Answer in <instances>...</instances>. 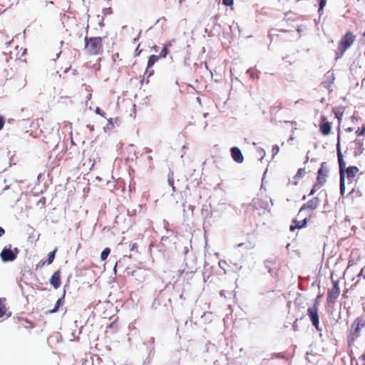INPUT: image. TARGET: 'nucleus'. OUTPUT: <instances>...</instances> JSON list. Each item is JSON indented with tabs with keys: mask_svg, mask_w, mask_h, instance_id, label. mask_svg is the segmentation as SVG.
I'll use <instances>...</instances> for the list:
<instances>
[{
	"mask_svg": "<svg viewBox=\"0 0 365 365\" xmlns=\"http://www.w3.org/2000/svg\"><path fill=\"white\" fill-rule=\"evenodd\" d=\"M336 151L339 167L340 193L341 195H344L345 191V176L349 184L356 182V177L359 172V169L356 166H349L346 168V163L344 160L339 142L336 145Z\"/></svg>",
	"mask_w": 365,
	"mask_h": 365,
	"instance_id": "obj_1",
	"label": "nucleus"
},
{
	"mask_svg": "<svg viewBox=\"0 0 365 365\" xmlns=\"http://www.w3.org/2000/svg\"><path fill=\"white\" fill-rule=\"evenodd\" d=\"M365 335V317L359 316L356 317L348 329L347 343L352 346Z\"/></svg>",
	"mask_w": 365,
	"mask_h": 365,
	"instance_id": "obj_2",
	"label": "nucleus"
},
{
	"mask_svg": "<svg viewBox=\"0 0 365 365\" xmlns=\"http://www.w3.org/2000/svg\"><path fill=\"white\" fill-rule=\"evenodd\" d=\"M85 41V51L86 53L90 56H97L101 54L103 51V38L97 37H88L86 36Z\"/></svg>",
	"mask_w": 365,
	"mask_h": 365,
	"instance_id": "obj_3",
	"label": "nucleus"
},
{
	"mask_svg": "<svg viewBox=\"0 0 365 365\" xmlns=\"http://www.w3.org/2000/svg\"><path fill=\"white\" fill-rule=\"evenodd\" d=\"M356 38V35L352 32H346L338 42L337 48L335 51L336 58H340L344 56V53L354 44Z\"/></svg>",
	"mask_w": 365,
	"mask_h": 365,
	"instance_id": "obj_4",
	"label": "nucleus"
},
{
	"mask_svg": "<svg viewBox=\"0 0 365 365\" xmlns=\"http://www.w3.org/2000/svg\"><path fill=\"white\" fill-rule=\"evenodd\" d=\"M329 169L327 165V163L324 162L321 164L320 168L317 172V182L311 189L309 195H314L317 190L322 186L324 185L327 182V178L328 176Z\"/></svg>",
	"mask_w": 365,
	"mask_h": 365,
	"instance_id": "obj_5",
	"label": "nucleus"
},
{
	"mask_svg": "<svg viewBox=\"0 0 365 365\" xmlns=\"http://www.w3.org/2000/svg\"><path fill=\"white\" fill-rule=\"evenodd\" d=\"M340 294L339 280L332 282V287L328 289L327 302L328 304H334Z\"/></svg>",
	"mask_w": 365,
	"mask_h": 365,
	"instance_id": "obj_6",
	"label": "nucleus"
},
{
	"mask_svg": "<svg viewBox=\"0 0 365 365\" xmlns=\"http://www.w3.org/2000/svg\"><path fill=\"white\" fill-rule=\"evenodd\" d=\"M307 315L309 317L312 325L317 331H321L319 327V309L317 308V302L314 303V305L307 309Z\"/></svg>",
	"mask_w": 365,
	"mask_h": 365,
	"instance_id": "obj_7",
	"label": "nucleus"
},
{
	"mask_svg": "<svg viewBox=\"0 0 365 365\" xmlns=\"http://www.w3.org/2000/svg\"><path fill=\"white\" fill-rule=\"evenodd\" d=\"M18 253L19 250L16 247L14 250L10 248H4L0 254V257L4 262H12L16 258Z\"/></svg>",
	"mask_w": 365,
	"mask_h": 365,
	"instance_id": "obj_8",
	"label": "nucleus"
},
{
	"mask_svg": "<svg viewBox=\"0 0 365 365\" xmlns=\"http://www.w3.org/2000/svg\"><path fill=\"white\" fill-rule=\"evenodd\" d=\"M312 214L309 212L307 216L302 220L294 219L289 227V230L294 232L296 229H302L306 227L307 222L310 220Z\"/></svg>",
	"mask_w": 365,
	"mask_h": 365,
	"instance_id": "obj_9",
	"label": "nucleus"
},
{
	"mask_svg": "<svg viewBox=\"0 0 365 365\" xmlns=\"http://www.w3.org/2000/svg\"><path fill=\"white\" fill-rule=\"evenodd\" d=\"M319 204V199L318 197H313L312 199L309 200L307 202L304 203L302 207L300 208L299 213L297 215V217H299L302 213L305 210H311L312 211L314 210Z\"/></svg>",
	"mask_w": 365,
	"mask_h": 365,
	"instance_id": "obj_10",
	"label": "nucleus"
},
{
	"mask_svg": "<svg viewBox=\"0 0 365 365\" xmlns=\"http://www.w3.org/2000/svg\"><path fill=\"white\" fill-rule=\"evenodd\" d=\"M319 130L324 135H328L331 133V123L327 121V117L322 115L319 124Z\"/></svg>",
	"mask_w": 365,
	"mask_h": 365,
	"instance_id": "obj_11",
	"label": "nucleus"
},
{
	"mask_svg": "<svg viewBox=\"0 0 365 365\" xmlns=\"http://www.w3.org/2000/svg\"><path fill=\"white\" fill-rule=\"evenodd\" d=\"M232 159L237 163H242L244 160V157L240 148L233 147L230 150Z\"/></svg>",
	"mask_w": 365,
	"mask_h": 365,
	"instance_id": "obj_12",
	"label": "nucleus"
},
{
	"mask_svg": "<svg viewBox=\"0 0 365 365\" xmlns=\"http://www.w3.org/2000/svg\"><path fill=\"white\" fill-rule=\"evenodd\" d=\"M51 284L55 288L58 289L61 284V272L59 270L56 271L50 279Z\"/></svg>",
	"mask_w": 365,
	"mask_h": 365,
	"instance_id": "obj_13",
	"label": "nucleus"
},
{
	"mask_svg": "<svg viewBox=\"0 0 365 365\" xmlns=\"http://www.w3.org/2000/svg\"><path fill=\"white\" fill-rule=\"evenodd\" d=\"M160 56L156 55H151L147 63V69L145 73H148V76H152L154 73L153 70H150V68L159 60Z\"/></svg>",
	"mask_w": 365,
	"mask_h": 365,
	"instance_id": "obj_14",
	"label": "nucleus"
},
{
	"mask_svg": "<svg viewBox=\"0 0 365 365\" xmlns=\"http://www.w3.org/2000/svg\"><path fill=\"white\" fill-rule=\"evenodd\" d=\"M19 324L20 327H24L28 329H33L35 327L31 322L25 318H19Z\"/></svg>",
	"mask_w": 365,
	"mask_h": 365,
	"instance_id": "obj_15",
	"label": "nucleus"
},
{
	"mask_svg": "<svg viewBox=\"0 0 365 365\" xmlns=\"http://www.w3.org/2000/svg\"><path fill=\"white\" fill-rule=\"evenodd\" d=\"M166 231H167V232H170V235L169 236H163L161 237L160 242H161V244L164 246L166 245V242L168 240L170 237L173 236L175 238L178 237V232H173V230H171L170 229H166Z\"/></svg>",
	"mask_w": 365,
	"mask_h": 365,
	"instance_id": "obj_16",
	"label": "nucleus"
},
{
	"mask_svg": "<svg viewBox=\"0 0 365 365\" xmlns=\"http://www.w3.org/2000/svg\"><path fill=\"white\" fill-rule=\"evenodd\" d=\"M56 251L57 248L56 247L52 252H49L48 255L47 259L46 260V262H43V264L47 263L48 264H51L55 258Z\"/></svg>",
	"mask_w": 365,
	"mask_h": 365,
	"instance_id": "obj_17",
	"label": "nucleus"
},
{
	"mask_svg": "<svg viewBox=\"0 0 365 365\" xmlns=\"http://www.w3.org/2000/svg\"><path fill=\"white\" fill-rule=\"evenodd\" d=\"M4 302L5 299L0 298V318L6 315V307L4 304Z\"/></svg>",
	"mask_w": 365,
	"mask_h": 365,
	"instance_id": "obj_18",
	"label": "nucleus"
},
{
	"mask_svg": "<svg viewBox=\"0 0 365 365\" xmlns=\"http://www.w3.org/2000/svg\"><path fill=\"white\" fill-rule=\"evenodd\" d=\"M110 252V249L108 247L105 248L101 255V260L104 261L107 259L108 256L109 255Z\"/></svg>",
	"mask_w": 365,
	"mask_h": 365,
	"instance_id": "obj_19",
	"label": "nucleus"
},
{
	"mask_svg": "<svg viewBox=\"0 0 365 365\" xmlns=\"http://www.w3.org/2000/svg\"><path fill=\"white\" fill-rule=\"evenodd\" d=\"M61 304H62V299H58L56 301V302L54 308L53 309L49 310L48 312V313L52 314V313L56 312L58 310V309H59L60 306L61 305Z\"/></svg>",
	"mask_w": 365,
	"mask_h": 365,
	"instance_id": "obj_20",
	"label": "nucleus"
},
{
	"mask_svg": "<svg viewBox=\"0 0 365 365\" xmlns=\"http://www.w3.org/2000/svg\"><path fill=\"white\" fill-rule=\"evenodd\" d=\"M168 45H164L160 53V55L158 56H160V58H165L166 56L168 55Z\"/></svg>",
	"mask_w": 365,
	"mask_h": 365,
	"instance_id": "obj_21",
	"label": "nucleus"
},
{
	"mask_svg": "<svg viewBox=\"0 0 365 365\" xmlns=\"http://www.w3.org/2000/svg\"><path fill=\"white\" fill-rule=\"evenodd\" d=\"M305 174V168H299L298 169L296 175L294 176L295 179L299 178L302 177Z\"/></svg>",
	"mask_w": 365,
	"mask_h": 365,
	"instance_id": "obj_22",
	"label": "nucleus"
},
{
	"mask_svg": "<svg viewBox=\"0 0 365 365\" xmlns=\"http://www.w3.org/2000/svg\"><path fill=\"white\" fill-rule=\"evenodd\" d=\"M85 87H86V90L88 91V94H87V96H86V101H89L91 100V96H92V93H91V87L87 86V85H84Z\"/></svg>",
	"mask_w": 365,
	"mask_h": 365,
	"instance_id": "obj_23",
	"label": "nucleus"
},
{
	"mask_svg": "<svg viewBox=\"0 0 365 365\" xmlns=\"http://www.w3.org/2000/svg\"><path fill=\"white\" fill-rule=\"evenodd\" d=\"M319 13L323 10L324 7L326 6L327 0H319Z\"/></svg>",
	"mask_w": 365,
	"mask_h": 365,
	"instance_id": "obj_24",
	"label": "nucleus"
},
{
	"mask_svg": "<svg viewBox=\"0 0 365 365\" xmlns=\"http://www.w3.org/2000/svg\"><path fill=\"white\" fill-rule=\"evenodd\" d=\"M356 134L357 136H361L365 134V125L361 128V129H358L356 131Z\"/></svg>",
	"mask_w": 365,
	"mask_h": 365,
	"instance_id": "obj_25",
	"label": "nucleus"
},
{
	"mask_svg": "<svg viewBox=\"0 0 365 365\" xmlns=\"http://www.w3.org/2000/svg\"><path fill=\"white\" fill-rule=\"evenodd\" d=\"M113 12V10L110 7L105 8L103 9V14L104 16L110 15Z\"/></svg>",
	"mask_w": 365,
	"mask_h": 365,
	"instance_id": "obj_26",
	"label": "nucleus"
},
{
	"mask_svg": "<svg viewBox=\"0 0 365 365\" xmlns=\"http://www.w3.org/2000/svg\"><path fill=\"white\" fill-rule=\"evenodd\" d=\"M95 112L96 114L101 115L102 117H106L105 112L102 111L101 109L98 107H97L95 110Z\"/></svg>",
	"mask_w": 365,
	"mask_h": 365,
	"instance_id": "obj_27",
	"label": "nucleus"
},
{
	"mask_svg": "<svg viewBox=\"0 0 365 365\" xmlns=\"http://www.w3.org/2000/svg\"><path fill=\"white\" fill-rule=\"evenodd\" d=\"M279 151V146L277 145H274L272 147V150L273 155H275L278 154Z\"/></svg>",
	"mask_w": 365,
	"mask_h": 365,
	"instance_id": "obj_28",
	"label": "nucleus"
},
{
	"mask_svg": "<svg viewBox=\"0 0 365 365\" xmlns=\"http://www.w3.org/2000/svg\"><path fill=\"white\" fill-rule=\"evenodd\" d=\"M222 3L225 6H231L233 5L234 1L233 0H222Z\"/></svg>",
	"mask_w": 365,
	"mask_h": 365,
	"instance_id": "obj_29",
	"label": "nucleus"
},
{
	"mask_svg": "<svg viewBox=\"0 0 365 365\" xmlns=\"http://www.w3.org/2000/svg\"><path fill=\"white\" fill-rule=\"evenodd\" d=\"M359 277H362L364 279H365V266L361 269V272L358 274Z\"/></svg>",
	"mask_w": 365,
	"mask_h": 365,
	"instance_id": "obj_30",
	"label": "nucleus"
},
{
	"mask_svg": "<svg viewBox=\"0 0 365 365\" xmlns=\"http://www.w3.org/2000/svg\"><path fill=\"white\" fill-rule=\"evenodd\" d=\"M4 119L2 116H0V130H1L4 128Z\"/></svg>",
	"mask_w": 365,
	"mask_h": 365,
	"instance_id": "obj_31",
	"label": "nucleus"
},
{
	"mask_svg": "<svg viewBox=\"0 0 365 365\" xmlns=\"http://www.w3.org/2000/svg\"><path fill=\"white\" fill-rule=\"evenodd\" d=\"M138 248V245L137 243H133L130 247V251H134L135 250H137Z\"/></svg>",
	"mask_w": 365,
	"mask_h": 365,
	"instance_id": "obj_32",
	"label": "nucleus"
},
{
	"mask_svg": "<svg viewBox=\"0 0 365 365\" xmlns=\"http://www.w3.org/2000/svg\"><path fill=\"white\" fill-rule=\"evenodd\" d=\"M4 234H5V230L3 227H0V237L1 236H3Z\"/></svg>",
	"mask_w": 365,
	"mask_h": 365,
	"instance_id": "obj_33",
	"label": "nucleus"
},
{
	"mask_svg": "<svg viewBox=\"0 0 365 365\" xmlns=\"http://www.w3.org/2000/svg\"><path fill=\"white\" fill-rule=\"evenodd\" d=\"M114 325H115V322H113L111 323L108 327H107V331H108V329H111L114 327Z\"/></svg>",
	"mask_w": 365,
	"mask_h": 365,
	"instance_id": "obj_34",
	"label": "nucleus"
},
{
	"mask_svg": "<svg viewBox=\"0 0 365 365\" xmlns=\"http://www.w3.org/2000/svg\"><path fill=\"white\" fill-rule=\"evenodd\" d=\"M173 41H174V40H172V41H169L168 43H166L165 45H168V48L169 46H172V43Z\"/></svg>",
	"mask_w": 365,
	"mask_h": 365,
	"instance_id": "obj_35",
	"label": "nucleus"
},
{
	"mask_svg": "<svg viewBox=\"0 0 365 365\" xmlns=\"http://www.w3.org/2000/svg\"><path fill=\"white\" fill-rule=\"evenodd\" d=\"M319 296H318L315 301H314V303H317V308L319 309Z\"/></svg>",
	"mask_w": 365,
	"mask_h": 365,
	"instance_id": "obj_36",
	"label": "nucleus"
},
{
	"mask_svg": "<svg viewBox=\"0 0 365 365\" xmlns=\"http://www.w3.org/2000/svg\"><path fill=\"white\" fill-rule=\"evenodd\" d=\"M297 319L295 320V322H294V323L293 324V328H294V330H296L295 324L297 323Z\"/></svg>",
	"mask_w": 365,
	"mask_h": 365,
	"instance_id": "obj_37",
	"label": "nucleus"
},
{
	"mask_svg": "<svg viewBox=\"0 0 365 365\" xmlns=\"http://www.w3.org/2000/svg\"><path fill=\"white\" fill-rule=\"evenodd\" d=\"M346 130L349 131V132H351V131L353 130V128H348Z\"/></svg>",
	"mask_w": 365,
	"mask_h": 365,
	"instance_id": "obj_38",
	"label": "nucleus"
},
{
	"mask_svg": "<svg viewBox=\"0 0 365 365\" xmlns=\"http://www.w3.org/2000/svg\"><path fill=\"white\" fill-rule=\"evenodd\" d=\"M340 116H342V114H336V117H337V118H339H339H340Z\"/></svg>",
	"mask_w": 365,
	"mask_h": 365,
	"instance_id": "obj_39",
	"label": "nucleus"
},
{
	"mask_svg": "<svg viewBox=\"0 0 365 365\" xmlns=\"http://www.w3.org/2000/svg\"><path fill=\"white\" fill-rule=\"evenodd\" d=\"M340 116H342V114H336V117H337V118H339H339H340Z\"/></svg>",
	"mask_w": 365,
	"mask_h": 365,
	"instance_id": "obj_40",
	"label": "nucleus"
},
{
	"mask_svg": "<svg viewBox=\"0 0 365 365\" xmlns=\"http://www.w3.org/2000/svg\"><path fill=\"white\" fill-rule=\"evenodd\" d=\"M340 116H342V114H336V117H337V118H339H339H340Z\"/></svg>",
	"mask_w": 365,
	"mask_h": 365,
	"instance_id": "obj_41",
	"label": "nucleus"
},
{
	"mask_svg": "<svg viewBox=\"0 0 365 365\" xmlns=\"http://www.w3.org/2000/svg\"><path fill=\"white\" fill-rule=\"evenodd\" d=\"M359 280H358V281H356V283H355V284H354V286H356V285L359 284Z\"/></svg>",
	"mask_w": 365,
	"mask_h": 365,
	"instance_id": "obj_42",
	"label": "nucleus"
},
{
	"mask_svg": "<svg viewBox=\"0 0 365 365\" xmlns=\"http://www.w3.org/2000/svg\"><path fill=\"white\" fill-rule=\"evenodd\" d=\"M109 122H110V123H111V122H112V118H110Z\"/></svg>",
	"mask_w": 365,
	"mask_h": 365,
	"instance_id": "obj_43",
	"label": "nucleus"
},
{
	"mask_svg": "<svg viewBox=\"0 0 365 365\" xmlns=\"http://www.w3.org/2000/svg\"><path fill=\"white\" fill-rule=\"evenodd\" d=\"M363 36H365V30H364V32L363 34Z\"/></svg>",
	"mask_w": 365,
	"mask_h": 365,
	"instance_id": "obj_44",
	"label": "nucleus"
}]
</instances>
